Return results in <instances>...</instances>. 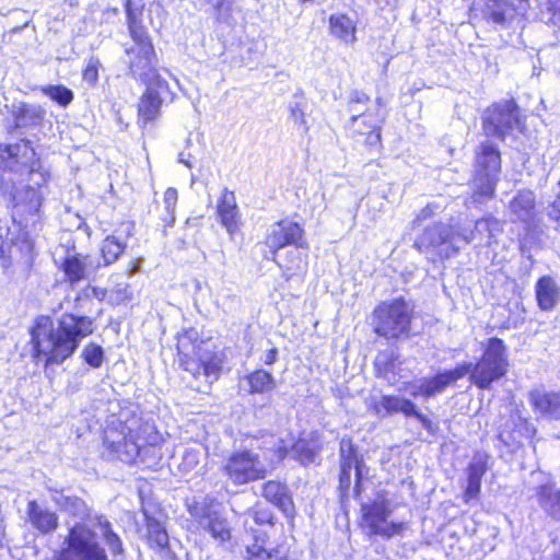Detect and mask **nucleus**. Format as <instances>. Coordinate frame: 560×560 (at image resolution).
<instances>
[{
  "label": "nucleus",
  "mask_w": 560,
  "mask_h": 560,
  "mask_svg": "<svg viewBox=\"0 0 560 560\" xmlns=\"http://www.w3.org/2000/svg\"><path fill=\"white\" fill-rule=\"evenodd\" d=\"M126 14L132 43L124 45L125 63L128 66L129 75L147 86L138 105L139 124L145 126L160 115L163 103L174 101L175 94L158 73L152 39L142 25L141 12L131 8V0L126 1Z\"/></svg>",
  "instance_id": "f257e3e1"
},
{
  "label": "nucleus",
  "mask_w": 560,
  "mask_h": 560,
  "mask_svg": "<svg viewBox=\"0 0 560 560\" xmlns=\"http://www.w3.org/2000/svg\"><path fill=\"white\" fill-rule=\"evenodd\" d=\"M51 500L61 510L79 518L69 526L60 549L54 556L55 560H108L105 548L96 539L98 535L114 556L122 553L121 539L105 515L92 512L83 500L57 490L52 492Z\"/></svg>",
  "instance_id": "f03ea898"
},
{
  "label": "nucleus",
  "mask_w": 560,
  "mask_h": 560,
  "mask_svg": "<svg viewBox=\"0 0 560 560\" xmlns=\"http://www.w3.org/2000/svg\"><path fill=\"white\" fill-rule=\"evenodd\" d=\"M93 331L94 320L89 316L65 313L57 319V325L49 317H38L31 329L33 358L45 366L61 364Z\"/></svg>",
  "instance_id": "7ed1b4c3"
},
{
  "label": "nucleus",
  "mask_w": 560,
  "mask_h": 560,
  "mask_svg": "<svg viewBox=\"0 0 560 560\" xmlns=\"http://www.w3.org/2000/svg\"><path fill=\"white\" fill-rule=\"evenodd\" d=\"M278 443L273 434L262 433L249 439L248 448L231 453L221 466V471L234 486H243L266 478L275 462L269 455Z\"/></svg>",
  "instance_id": "20e7f679"
},
{
  "label": "nucleus",
  "mask_w": 560,
  "mask_h": 560,
  "mask_svg": "<svg viewBox=\"0 0 560 560\" xmlns=\"http://www.w3.org/2000/svg\"><path fill=\"white\" fill-rule=\"evenodd\" d=\"M197 339L198 332L195 329L185 330L178 335V364L195 378L202 375L207 384L211 385L221 375L223 355L209 349L202 341L195 343Z\"/></svg>",
  "instance_id": "39448f33"
},
{
  "label": "nucleus",
  "mask_w": 560,
  "mask_h": 560,
  "mask_svg": "<svg viewBox=\"0 0 560 560\" xmlns=\"http://www.w3.org/2000/svg\"><path fill=\"white\" fill-rule=\"evenodd\" d=\"M501 171V154L491 140L481 141L475 151L472 196L466 206L482 203L493 197Z\"/></svg>",
  "instance_id": "423d86ee"
},
{
  "label": "nucleus",
  "mask_w": 560,
  "mask_h": 560,
  "mask_svg": "<svg viewBox=\"0 0 560 560\" xmlns=\"http://www.w3.org/2000/svg\"><path fill=\"white\" fill-rule=\"evenodd\" d=\"M474 233H459L453 226L438 222L427 225L415 241V247L423 254L432 255L440 260L448 259L458 254L462 244L472 242Z\"/></svg>",
  "instance_id": "0eeeda50"
},
{
  "label": "nucleus",
  "mask_w": 560,
  "mask_h": 560,
  "mask_svg": "<svg viewBox=\"0 0 560 560\" xmlns=\"http://www.w3.org/2000/svg\"><path fill=\"white\" fill-rule=\"evenodd\" d=\"M412 318V308L402 298L384 301L372 315L374 331L386 339L408 336Z\"/></svg>",
  "instance_id": "6e6552de"
},
{
  "label": "nucleus",
  "mask_w": 560,
  "mask_h": 560,
  "mask_svg": "<svg viewBox=\"0 0 560 560\" xmlns=\"http://www.w3.org/2000/svg\"><path fill=\"white\" fill-rule=\"evenodd\" d=\"M474 365L471 383L480 389H488L508 372L509 357L504 341L497 337L488 339L480 360Z\"/></svg>",
  "instance_id": "1a4fd4ad"
},
{
  "label": "nucleus",
  "mask_w": 560,
  "mask_h": 560,
  "mask_svg": "<svg viewBox=\"0 0 560 560\" xmlns=\"http://www.w3.org/2000/svg\"><path fill=\"white\" fill-rule=\"evenodd\" d=\"M518 125V107L513 100L493 104L482 114V131L486 137L503 141L506 135Z\"/></svg>",
  "instance_id": "9d476101"
},
{
  "label": "nucleus",
  "mask_w": 560,
  "mask_h": 560,
  "mask_svg": "<svg viewBox=\"0 0 560 560\" xmlns=\"http://www.w3.org/2000/svg\"><path fill=\"white\" fill-rule=\"evenodd\" d=\"M140 432L142 440H139L138 444H128V450L121 451V462L132 464L139 459L147 466H153L158 464L162 457L160 446L161 435L154 427L149 423H141Z\"/></svg>",
  "instance_id": "9b49d317"
},
{
  "label": "nucleus",
  "mask_w": 560,
  "mask_h": 560,
  "mask_svg": "<svg viewBox=\"0 0 560 560\" xmlns=\"http://www.w3.org/2000/svg\"><path fill=\"white\" fill-rule=\"evenodd\" d=\"M361 511L363 521L371 535L392 538L396 535H400L405 529L404 522H388L392 510L386 500H378L370 504H362Z\"/></svg>",
  "instance_id": "f8f14e48"
},
{
  "label": "nucleus",
  "mask_w": 560,
  "mask_h": 560,
  "mask_svg": "<svg viewBox=\"0 0 560 560\" xmlns=\"http://www.w3.org/2000/svg\"><path fill=\"white\" fill-rule=\"evenodd\" d=\"M303 229L294 222L283 220L272 224L265 238L269 253L265 254L266 259L276 260L279 250L285 246H299L303 241Z\"/></svg>",
  "instance_id": "ddd939ff"
},
{
  "label": "nucleus",
  "mask_w": 560,
  "mask_h": 560,
  "mask_svg": "<svg viewBox=\"0 0 560 560\" xmlns=\"http://www.w3.org/2000/svg\"><path fill=\"white\" fill-rule=\"evenodd\" d=\"M3 154H7V159L11 160L12 163L25 166L32 176V182L42 186L47 182L46 172H42V165L39 160L36 158V152L31 144V141L22 139L13 144L5 145L2 150Z\"/></svg>",
  "instance_id": "4468645a"
},
{
  "label": "nucleus",
  "mask_w": 560,
  "mask_h": 560,
  "mask_svg": "<svg viewBox=\"0 0 560 560\" xmlns=\"http://www.w3.org/2000/svg\"><path fill=\"white\" fill-rule=\"evenodd\" d=\"M55 261L71 285L88 279L101 267L100 264L94 262L91 256L75 253L74 249H67L65 257L59 261L55 259Z\"/></svg>",
  "instance_id": "2eb2a0df"
},
{
  "label": "nucleus",
  "mask_w": 560,
  "mask_h": 560,
  "mask_svg": "<svg viewBox=\"0 0 560 560\" xmlns=\"http://www.w3.org/2000/svg\"><path fill=\"white\" fill-rule=\"evenodd\" d=\"M191 516L199 520L203 526L215 539L225 541L230 538L228 522L217 513L212 512L206 503L194 502L188 506Z\"/></svg>",
  "instance_id": "dca6fc26"
},
{
  "label": "nucleus",
  "mask_w": 560,
  "mask_h": 560,
  "mask_svg": "<svg viewBox=\"0 0 560 560\" xmlns=\"http://www.w3.org/2000/svg\"><path fill=\"white\" fill-rule=\"evenodd\" d=\"M142 440L140 424L137 428L128 424H120V429H107L105 431L104 443L112 456L121 460V451L128 450V444L139 443Z\"/></svg>",
  "instance_id": "f3484780"
},
{
  "label": "nucleus",
  "mask_w": 560,
  "mask_h": 560,
  "mask_svg": "<svg viewBox=\"0 0 560 560\" xmlns=\"http://www.w3.org/2000/svg\"><path fill=\"white\" fill-rule=\"evenodd\" d=\"M381 122L378 109L371 112L370 109L362 114H353L351 116L348 128L353 133L366 135V143L376 145L381 141Z\"/></svg>",
  "instance_id": "a211bd4d"
},
{
  "label": "nucleus",
  "mask_w": 560,
  "mask_h": 560,
  "mask_svg": "<svg viewBox=\"0 0 560 560\" xmlns=\"http://www.w3.org/2000/svg\"><path fill=\"white\" fill-rule=\"evenodd\" d=\"M277 441L278 443L271 451L275 452L273 457H276L277 462L282 460L289 454H292V456L303 465H308L315 462L317 445L314 441L305 438H299L298 441L293 443L290 451L285 445H283L281 440L277 439Z\"/></svg>",
  "instance_id": "6ab92c4d"
},
{
  "label": "nucleus",
  "mask_w": 560,
  "mask_h": 560,
  "mask_svg": "<svg viewBox=\"0 0 560 560\" xmlns=\"http://www.w3.org/2000/svg\"><path fill=\"white\" fill-rule=\"evenodd\" d=\"M217 213L221 224L225 228L230 236L238 232L241 226V217L234 192L223 189L218 200Z\"/></svg>",
  "instance_id": "aec40b11"
},
{
  "label": "nucleus",
  "mask_w": 560,
  "mask_h": 560,
  "mask_svg": "<svg viewBox=\"0 0 560 560\" xmlns=\"http://www.w3.org/2000/svg\"><path fill=\"white\" fill-rule=\"evenodd\" d=\"M529 402L540 417L548 420H560V390L533 389L529 393Z\"/></svg>",
  "instance_id": "412c9836"
},
{
  "label": "nucleus",
  "mask_w": 560,
  "mask_h": 560,
  "mask_svg": "<svg viewBox=\"0 0 560 560\" xmlns=\"http://www.w3.org/2000/svg\"><path fill=\"white\" fill-rule=\"evenodd\" d=\"M489 455L483 452H478L474 455L471 462L467 467V486L465 489V502L476 499L481 489V480L488 470Z\"/></svg>",
  "instance_id": "4be33fe9"
},
{
  "label": "nucleus",
  "mask_w": 560,
  "mask_h": 560,
  "mask_svg": "<svg viewBox=\"0 0 560 560\" xmlns=\"http://www.w3.org/2000/svg\"><path fill=\"white\" fill-rule=\"evenodd\" d=\"M415 402L408 398L398 395H383L378 400H373L371 409L380 418H385L394 413H402L405 417H411L415 413Z\"/></svg>",
  "instance_id": "5701e85b"
},
{
  "label": "nucleus",
  "mask_w": 560,
  "mask_h": 560,
  "mask_svg": "<svg viewBox=\"0 0 560 560\" xmlns=\"http://www.w3.org/2000/svg\"><path fill=\"white\" fill-rule=\"evenodd\" d=\"M399 387V390L408 392L410 396L430 398L441 394L448 386L446 378L442 372L435 374L433 377H422L412 382H407Z\"/></svg>",
  "instance_id": "b1692460"
},
{
  "label": "nucleus",
  "mask_w": 560,
  "mask_h": 560,
  "mask_svg": "<svg viewBox=\"0 0 560 560\" xmlns=\"http://www.w3.org/2000/svg\"><path fill=\"white\" fill-rule=\"evenodd\" d=\"M11 115L16 128H36L43 124L46 110L38 104L19 102L12 104Z\"/></svg>",
  "instance_id": "393cba45"
},
{
  "label": "nucleus",
  "mask_w": 560,
  "mask_h": 560,
  "mask_svg": "<svg viewBox=\"0 0 560 560\" xmlns=\"http://www.w3.org/2000/svg\"><path fill=\"white\" fill-rule=\"evenodd\" d=\"M536 196L529 189H523L512 198L509 212L512 221L530 222L535 217Z\"/></svg>",
  "instance_id": "a878e982"
},
{
  "label": "nucleus",
  "mask_w": 560,
  "mask_h": 560,
  "mask_svg": "<svg viewBox=\"0 0 560 560\" xmlns=\"http://www.w3.org/2000/svg\"><path fill=\"white\" fill-rule=\"evenodd\" d=\"M304 248V242L301 245L293 246L285 253V257L281 258L279 254L276 257L275 262L283 270L287 279L303 273L307 269V255L302 250Z\"/></svg>",
  "instance_id": "bb28decb"
},
{
  "label": "nucleus",
  "mask_w": 560,
  "mask_h": 560,
  "mask_svg": "<svg viewBox=\"0 0 560 560\" xmlns=\"http://www.w3.org/2000/svg\"><path fill=\"white\" fill-rule=\"evenodd\" d=\"M329 32L332 37L346 45L357 42V21L345 13H335L329 18Z\"/></svg>",
  "instance_id": "cd10ccee"
},
{
  "label": "nucleus",
  "mask_w": 560,
  "mask_h": 560,
  "mask_svg": "<svg viewBox=\"0 0 560 560\" xmlns=\"http://www.w3.org/2000/svg\"><path fill=\"white\" fill-rule=\"evenodd\" d=\"M538 306L541 311H552L560 299V287L550 276L538 279L535 285Z\"/></svg>",
  "instance_id": "c85d7f7f"
},
{
  "label": "nucleus",
  "mask_w": 560,
  "mask_h": 560,
  "mask_svg": "<svg viewBox=\"0 0 560 560\" xmlns=\"http://www.w3.org/2000/svg\"><path fill=\"white\" fill-rule=\"evenodd\" d=\"M537 501L542 511L560 521V489L553 481L540 485L536 490Z\"/></svg>",
  "instance_id": "c756f323"
},
{
  "label": "nucleus",
  "mask_w": 560,
  "mask_h": 560,
  "mask_svg": "<svg viewBox=\"0 0 560 560\" xmlns=\"http://www.w3.org/2000/svg\"><path fill=\"white\" fill-rule=\"evenodd\" d=\"M27 515L33 527L42 534H49L58 527V516L56 513L42 508L34 500L27 504Z\"/></svg>",
  "instance_id": "7c9ffc66"
},
{
  "label": "nucleus",
  "mask_w": 560,
  "mask_h": 560,
  "mask_svg": "<svg viewBox=\"0 0 560 560\" xmlns=\"http://www.w3.org/2000/svg\"><path fill=\"white\" fill-rule=\"evenodd\" d=\"M264 498L281 510L285 515H291L294 506L289 489L278 481H268L264 485Z\"/></svg>",
  "instance_id": "2f4dec72"
},
{
  "label": "nucleus",
  "mask_w": 560,
  "mask_h": 560,
  "mask_svg": "<svg viewBox=\"0 0 560 560\" xmlns=\"http://www.w3.org/2000/svg\"><path fill=\"white\" fill-rule=\"evenodd\" d=\"M459 233H474V238L479 240L481 244L483 241L487 245L492 243V240L495 237L498 233L502 231V223L498 219L492 215L485 217L480 220H477L475 223L474 230L467 229H458Z\"/></svg>",
  "instance_id": "473e14b6"
},
{
  "label": "nucleus",
  "mask_w": 560,
  "mask_h": 560,
  "mask_svg": "<svg viewBox=\"0 0 560 560\" xmlns=\"http://www.w3.org/2000/svg\"><path fill=\"white\" fill-rule=\"evenodd\" d=\"M246 560H287L285 551L279 547H271L265 539L256 537L255 541L246 548Z\"/></svg>",
  "instance_id": "72a5a7b5"
},
{
  "label": "nucleus",
  "mask_w": 560,
  "mask_h": 560,
  "mask_svg": "<svg viewBox=\"0 0 560 560\" xmlns=\"http://www.w3.org/2000/svg\"><path fill=\"white\" fill-rule=\"evenodd\" d=\"M147 518V539L151 548L156 550H164L168 546V534L165 527L154 517L145 514Z\"/></svg>",
  "instance_id": "f704fd0d"
},
{
  "label": "nucleus",
  "mask_w": 560,
  "mask_h": 560,
  "mask_svg": "<svg viewBox=\"0 0 560 560\" xmlns=\"http://www.w3.org/2000/svg\"><path fill=\"white\" fill-rule=\"evenodd\" d=\"M252 394H264L275 388L276 381L271 373L256 370L246 376Z\"/></svg>",
  "instance_id": "c9c22d12"
},
{
  "label": "nucleus",
  "mask_w": 560,
  "mask_h": 560,
  "mask_svg": "<svg viewBox=\"0 0 560 560\" xmlns=\"http://www.w3.org/2000/svg\"><path fill=\"white\" fill-rule=\"evenodd\" d=\"M510 10L511 5L506 0H488L483 14L493 24L504 26L506 24V14Z\"/></svg>",
  "instance_id": "e433bc0d"
},
{
  "label": "nucleus",
  "mask_w": 560,
  "mask_h": 560,
  "mask_svg": "<svg viewBox=\"0 0 560 560\" xmlns=\"http://www.w3.org/2000/svg\"><path fill=\"white\" fill-rule=\"evenodd\" d=\"M14 206L23 205L31 213L37 212L42 205V196L38 190L27 186L13 194Z\"/></svg>",
  "instance_id": "4c0bfd02"
},
{
  "label": "nucleus",
  "mask_w": 560,
  "mask_h": 560,
  "mask_svg": "<svg viewBox=\"0 0 560 560\" xmlns=\"http://www.w3.org/2000/svg\"><path fill=\"white\" fill-rule=\"evenodd\" d=\"M126 248V243L118 240L115 235L107 236L101 246V254L104 260V266L114 264Z\"/></svg>",
  "instance_id": "58836bf2"
},
{
  "label": "nucleus",
  "mask_w": 560,
  "mask_h": 560,
  "mask_svg": "<svg viewBox=\"0 0 560 560\" xmlns=\"http://www.w3.org/2000/svg\"><path fill=\"white\" fill-rule=\"evenodd\" d=\"M340 464L354 466L357 482L359 483L362 476V465L351 439L342 438L340 441Z\"/></svg>",
  "instance_id": "ea45409f"
},
{
  "label": "nucleus",
  "mask_w": 560,
  "mask_h": 560,
  "mask_svg": "<svg viewBox=\"0 0 560 560\" xmlns=\"http://www.w3.org/2000/svg\"><path fill=\"white\" fill-rule=\"evenodd\" d=\"M205 457V452L201 446H194L185 448L178 469L182 474L187 475L198 467L201 459Z\"/></svg>",
  "instance_id": "a19ab883"
},
{
  "label": "nucleus",
  "mask_w": 560,
  "mask_h": 560,
  "mask_svg": "<svg viewBox=\"0 0 560 560\" xmlns=\"http://www.w3.org/2000/svg\"><path fill=\"white\" fill-rule=\"evenodd\" d=\"M40 92L62 107L68 106L74 97L73 92L61 84L40 86Z\"/></svg>",
  "instance_id": "79ce46f5"
},
{
  "label": "nucleus",
  "mask_w": 560,
  "mask_h": 560,
  "mask_svg": "<svg viewBox=\"0 0 560 560\" xmlns=\"http://www.w3.org/2000/svg\"><path fill=\"white\" fill-rule=\"evenodd\" d=\"M81 357L91 368L98 369L104 361V350L101 346L90 342L83 348Z\"/></svg>",
  "instance_id": "37998d69"
},
{
  "label": "nucleus",
  "mask_w": 560,
  "mask_h": 560,
  "mask_svg": "<svg viewBox=\"0 0 560 560\" xmlns=\"http://www.w3.org/2000/svg\"><path fill=\"white\" fill-rule=\"evenodd\" d=\"M178 199V194L175 188H167L164 192V209L165 214L163 215L162 220L165 222L167 226H172L175 222V208Z\"/></svg>",
  "instance_id": "c03bdc74"
},
{
  "label": "nucleus",
  "mask_w": 560,
  "mask_h": 560,
  "mask_svg": "<svg viewBox=\"0 0 560 560\" xmlns=\"http://www.w3.org/2000/svg\"><path fill=\"white\" fill-rule=\"evenodd\" d=\"M203 5H209L218 22L224 21L232 9V0H198Z\"/></svg>",
  "instance_id": "a18cd8bd"
},
{
  "label": "nucleus",
  "mask_w": 560,
  "mask_h": 560,
  "mask_svg": "<svg viewBox=\"0 0 560 560\" xmlns=\"http://www.w3.org/2000/svg\"><path fill=\"white\" fill-rule=\"evenodd\" d=\"M252 518L258 525H271L273 515L269 508L256 505L246 513V523Z\"/></svg>",
  "instance_id": "49530a36"
},
{
  "label": "nucleus",
  "mask_w": 560,
  "mask_h": 560,
  "mask_svg": "<svg viewBox=\"0 0 560 560\" xmlns=\"http://www.w3.org/2000/svg\"><path fill=\"white\" fill-rule=\"evenodd\" d=\"M474 366L475 365L471 362H464V363L456 365L453 370L443 371L442 374L446 378L447 384L451 385L454 382L463 378L467 374H469V376H470L471 371L474 370Z\"/></svg>",
  "instance_id": "de8ad7c7"
},
{
  "label": "nucleus",
  "mask_w": 560,
  "mask_h": 560,
  "mask_svg": "<svg viewBox=\"0 0 560 560\" xmlns=\"http://www.w3.org/2000/svg\"><path fill=\"white\" fill-rule=\"evenodd\" d=\"M369 96L363 92H352L349 97V112L352 113V115L355 114L359 112L358 105H364L366 102H369Z\"/></svg>",
  "instance_id": "09e8293b"
},
{
  "label": "nucleus",
  "mask_w": 560,
  "mask_h": 560,
  "mask_svg": "<svg viewBox=\"0 0 560 560\" xmlns=\"http://www.w3.org/2000/svg\"><path fill=\"white\" fill-rule=\"evenodd\" d=\"M291 112V118L293 119L294 124L303 129V132H307L308 127L306 125L305 116L303 113V109L299 104H295L290 107Z\"/></svg>",
  "instance_id": "8fccbe9b"
},
{
  "label": "nucleus",
  "mask_w": 560,
  "mask_h": 560,
  "mask_svg": "<svg viewBox=\"0 0 560 560\" xmlns=\"http://www.w3.org/2000/svg\"><path fill=\"white\" fill-rule=\"evenodd\" d=\"M547 215L550 220H553L557 225L556 229H560V191L557 194L555 200L548 206Z\"/></svg>",
  "instance_id": "3c124183"
},
{
  "label": "nucleus",
  "mask_w": 560,
  "mask_h": 560,
  "mask_svg": "<svg viewBox=\"0 0 560 560\" xmlns=\"http://www.w3.org/2000/svg\"><path fill=\"white\" fill-rule=\"evenodd\" d=\"M83 79L88 83H95L98 79L97 61L90 60L83 71Z\"/></svg>",
  "instance_id": "603ef678"
},
{
  "label": "nucleus",
  "mask_w": 560,
  "mask_h": 560,
  "mask_svg": "<svg viewBox=\"0 0 560 560\" xmlns=\"http://www.w3.org/2000/svg\"><path fill=\"white\" fill-rule=\"evenodd\" d=\"M352 468H354V466H349L348 464H340L339 482L341 488H349Z\"/></svg>",
  "instance_id": "864d4df0"
},
{
  "label": "nucleus",
  "mask_w": 560,
  "mask_h": 560,
  "mask_svg": "<svg viewBox=\"0 0 560 560\" xmlns=\"http://www.w3.org/2000/svg\"><path fill=\"white\" fill-rule=\"evenodd\" d=\"M411 417L416 418L427 431H432L433 422L422 412H420L415 405V413Z\"/></svg>",
  "instance_id": "5fc2aeb1"
},
{
  "label": "nucleus",
  "mask_w": 560,
  "mask_h": 560,
  "mask_svg": "<svg viewBox=\"0 0 560 560\" xmlns=\"http://www.w3.org/2000/svg\"><path fill=\"white\" fill-rule=\"evenodd\" d=\"M434 214V209L431 205H428L425 208H423L418 214L416 220L413 221V224L419 223L425 219L431 218Z\"/></svg>",
  "instance_id": "6e6d98bb"
},
{
  "label": "nucleus",
  "mask_w": 560,
  "mask_h": 560,
  "mask_svg": "<svg viewBox=\"0 0 560 560\" xmlns=\"http://www.w3.org/2000/svg\"><path fill=\"white\" fill-rule=\"evenodd\" d=\"M277 358H278V349L271 348L265 353L262 360H264L265 364L271 365L277 361Z\"/></svg>",
  "instance_id": "4d7b16f0"
},
{
  "label": "nucleus",
  "mask_w": 560,
  "mask_h": 560,
  "mask_svg": "<svg viewBox=\"0 0 560 560\" xmlns=\"http://www.w3.org/2000/svg\"><path fill=\"white\" fill-rule=\"evenodd\" d=\"M178 162H179V163H183V164H184L185 166H187L188 168H191V167H192V163H191V161H190L189 156H188V158H186V156H185V153H183V152H182V153H179V155H178Z\"/></svg>",
  "instance_id": "13d9d810"
},
{
  "label": "nucleus",
  "mask_w": 560,
  "mask_h": 560,
  "mask_svg": "<svg viewBox=\"0 0 560 560\" xmlns=\"http://www.w3.org/2000/svg\"><path fill=\"white\" fill-rule=\"evenodd\" d=\"M383 376L389 382L394 383L395 377L389 375V368H385Z\"/></svg>",
  "instance_id": "bf43d9fd"
},
{
  "label": "nucleus",
  "mask_w": 560,
  "mask_h": 560,
  "mask_svg": "<svg viewBox=\"0 0 560 560\" xmlns=\"http://www.w3.org/2000/svg\"><path fill=\"white\" fill-rule=\"evenodd\" d=\"M552 560H560V549L553 555Z\"/></svg>",
  "instance_id": "052dcab7"
},
{
  "label": "nucleus",
  "mask_w": 560,
  "mask_h": 560,
  "mask_svg": "<svg viewBox=\"0 0 560 560\" xmlns=\"http://www.w3.org/2000/svg\"><path fill=\"white\" fill-rule=\"evenodd\" d=\"M380 365H381V360H380V359H377V361H376V368H377V369H380ZM378 371L381 372V370H378Z\"/></svg>",
  "instance_id": "680f3d73"
},
{
  "label": "nucleus",
  "mask_w": 560,
  "mask_h": 560,
  "mask_svg": "<svg viewBox=\"0 0 560 560\" xmlns=\"http://www.w3.org/2000/svg\"><path fill=\"white\" fill-rule=\"evenodd\" d=\"M556 18L560 21V8L559 11L556 13Z\"/></svg>",
  "instance_id": "e2e57ef3"
},
{
  "label": "nucleus",
  "mask_w": 560,
  "mask_h": 560,
  "mask_svg": "<svg viewBox=\"0 0 560 560\" xmlns=\"http://www.w3.org/2000/svg\"><path fill=\"white\" fill-rule=\"evenodd\" d=\"M131 229L132 226H128V231H127V234L130 235L131 234Z\"/></svg>",
  "instance_id": "0e129e2a"
},
{
  "label": "nucleus",
  "mask_w": 560,
  "mask_h": 560,
  "mask_svg": "<svg viewBox=\"0 0 560 560\" xmlns=\"http://www.w3.org/2000/svg\"><path fill=\"white\" fill-rule=\"evenodd\" d=\"M195 180H196V177H195V175L192 174V175H191V184H194V183H195Z\"/></svg>",
  "instance_id": "69168bd1"
},
{
  "label": "nucleus",
  "mask_w": 560,
  "mask_h": 560,
  "mask_svg": "<svg viewBox=\"0 0 560 560\" xmlns=\"http://www.w3.org/2000/svg\"><path fill=\"white\" fill-rule=\"evenodd\" d=\"M9 161H10V163H11V164H9V167H10V168H13V165H12L13 163H12V161H11V160H9Z\"/></svg>",
  "instance_id": "338daca9"
},
{
  "label": "nucleus",
  "mask_w": 560,
  "mask_h": 560,
  "mask_svg": "<svg viewBox=\"0 0 560 560\" xmlns=\"http://www.w3.org/2000/svg\"><path fill=\"white\" fill-rule=\"evenodd\" d=\"M9 161H10V163H11V164H9V167H10V168H13V165H12L13 163H12V161H11V160H9Z\"/></svg>",
  "instance_id": "774afa93"
}]
</instances>
